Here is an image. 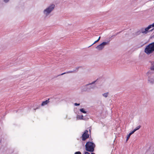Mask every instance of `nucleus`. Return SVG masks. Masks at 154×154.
I'll return each mask as SVG.
<instances>
[{
	"label": "nucleus",
	"mask_w": 154,
	"mask_h": 154,
	"mask_svg": "<svg viewBox=\"0 0 154 154\" xmlns=\"http://www.w3.org/2000/svg\"><path fill=\"white\" fill-rule=\"evenodd\" d=\"M135 131H136L134 129L133 131H131L130 133V134H131V135L132 134H133Z\"/></svg>",
	"instance_id": "obj_17"
},
{
	"label": "nucleus",
	"mask_w": 154,
	"mask_h": 154,
	"mask_svg": "<svg viewBox=\"0 0 154 154\" xmlns=\"http://www.w3.org/2000/svg\"><path fill=\"white\" fill-rule=\"evenodd\" d=\"M131 135V134H130V133L128 134V135L127 136V139H126V141H127V140H128V139L129 138Z\"/></svg>",
	"instance_id": "obj_15"
},
{
	"label": "nucleus",
	"mask_w": 154,
	"mask_h": 154,
	"mask_svg": "<svg viewBox=\"0 0 154 154\" xmlns=\"http://www.w3.org/2000/svg\"><path fill=\"white\" fill-rule=\"evenodd\" d=\"M84 154H90V153L87 151H84ZM91 154H95L94 153L91 152Z\"/></svg>",
	"instance_id": "obj_14"
},
{
	"label": "nucleus",
	"mask_w": 154,
	"mask_h": 154,
	"mask_svg": "<svg viewBox=\"0 0 154 154\" xmlns=\"http://www.w3.org/2000/svg\"><path fill=\"white\" fill-rule=\"evenodd\" d=\"M49 98L48 100H46L45 101H43L41 104V106H43L46 105L49 102Z\"/></svg>",
	"instance_id": "obj_7"
},
{
	"label": "nucleus",
	"mask_w": 154,
	"mask_h": 154,
	"mask_svg": "<svg viewBox=\"0 0 154 154\" xmlns=\"http://www.w3.org/2000/svg\"><path fill=\"white\" fill-rule=\"evenodd\" d=\"M140 127L141 126L140 125H139L136 127L134 129L135 130V131H136L137 130L139 129L140 128Z\"/></svg>",
	"instance_id": "obj_13"
},
{
	"label": "nucleus",
	"mask_w": 154,
	"mask_h": 154,
	"mask_svg": "<svg viewBox=\"0 0 154 154\" xmlns=\"http://www.w3.org/2000/svg\"><path fill=\"white\" fill-rule=\"evenodd\" d=\"M54 7V5H51L44 11V12H46L47 14H49L53 10Z\"/></svg>",
	"instance_id": "obj_6"
},
{
	"label": "nucleus",
	"mask_w": 154,
	"mask_h": 154,
	"mask_svg": "<svg viewBox=\"0 0 154 154\" xmlns=\"http://www.w3.org/2000/svg\"><path fill=\"white\" fill-rule=\"evenodd\" d=\"M150 72H147V74H148V75H149V74H150Z\"/></svg>",
	"instance_id": "obj_23"
},
{
	"label": "nucleus",
	"mask_w": 154,
	"mask_h": 154,
	"mask_svg": "<svg viewBox=\"0 0 154 154\" xmlns=\"http://www.w3.org/2000/svg\"><path fill=\"white\" fill-rule=\"evenodd\" d=\"M89 131H90V132H91V129H89Z\"/></svg>",
	"instance_id": "obj_25"
},
{
	"label": "nucleus",
	"mask_w": 154,
	"mask_h": 154,
	"mask_svg": "<svg viewBox=\"0 0 154 154\" xmlns=\"http://www.w3.org/2000/svg\"><path fill=\"white\" fill-rule=\"evenodd\" d=\"M72 72L71 71V72H64V73H62L61 74H60V75H58L57 76H59L61 75H63L65 74L66 73H70V72Z\"/></svg>",
	"instance_id": "obj_11"
},
{
	"label": "nucleus",
	"mask_w": 154,
	"mask_h": 154,
	"mask_svg": "<svg viewBox=\"0 0 154 154\" xmlns=\"http://www.w3.org/2000/svg\"><path fill=\"white\" fill-rule=\"evenodd\" d=\"M95 82H96L95 81L94 82H93L92 83V84H93V83H94Z\"/></svg>",
	"instance_id": "obj_24"
},
{
	"label": "nucleus",
	"mask_w": 154,
	"mask_h": 154,
	"mask_svg": "<svg viewBox=\"0 0 154 154\" xmlns=\"http://www.w3.org/2000/svg\"><path fill=\"white\" fill-rule=\"evenodd\" d=\"M98 41H99L97 40L92 45H91L89 46V47L91 46L92 45H94V44H95V43L97 42Z\"/></svg>",
	"instance_id": "obj_19"
},
{
	"label": "nucleus",
	"mask_w": 154,
	"mask_h": 154,
	"mask_svg": "<svg viewBox=\"0 0 154 154\" xmlns=\"http://www.w3.org/2000/svg\"><path fill=\"white\" fill-rule=\"evenodd\" d=\"M4 1L5 2H8L9 1V0H4Z\"/></svg>",
	"instance_id": "obj_21"
},
{
	"label": "nucleus",
	"mask_w": 154,
	"mask_h": 154,
	"mask_svg": "<svg viewBox=\"0 0 154 154\" xmlns=\"http://www.w3.org/2000/svg\"><path fill=\"white\" fill-rule=\"evenodd\" d=\"M95 146V144L93 142L90 141L88 142L85 145V150L87 152H92L94 151Z\"/></svg>",
	"instance_id": "obj_2"
},
{
	"label": "nucleus",
	"mask_w": 154,
	"mask_h": 154,
	"mask_svg": "<svg viewBox=\"0 0 154 154\" xmlns=\"http://www.w3.org/2000/svg\"><path fill=\"white\" fill-rule=\"evenodd\" d=\"M108 42H103L101 44L98 45L96 47V48L98 49L99 50H101L104 48L105 45L108 44Z\"/></svg>",
	"instance_id": "obj_4"
},
{
	"label": "nucleus",
	"mask_w": 154,
	"mask_h": 154,
	"mask_svg": "<svg viewBox=\"0 0 154 154\" xmlns=\"http://www.w3.org/2000/svg\"><path fill=\"white\" fill-rule=\"evenodd\" d=\"M135 131H136L134 129L133 131H131L130 133V134H131V135L132 134H133Z\"/></svg>",
	"instance_id": "obj_18"
},
{
	"label": "nucleus",
	"mask_w": 154,
	"mask_h": 154,
	"mask_svg": "<svg viewBox=\"0 0 154 154\" xmlns=\"http://www.w3.org/2000/svg\"><path fill=\"white\" fill-rule=\"evenodd\" d=\"M88 131L86 130L82 134L81 138L82 140L85 141L89 137V134H88Z\"/></svg>",
	"instance_id": "obj_3"
},
{
	"label": "nucleus",
	"mask_w": 154,
	"mask_h": 154,
	"mask_svg": "<svg viewBox=\"0 0 154 154\" xmlns=\"http://www.w3.org/2000/svg\"><path fill=\"white\" fill-rule=\"evenodd\" d=\"M83 116L82 115V116L78 115L77 117V119H80V120L83 119Z\"/></svg>",
	"instance_id": "obj_8"
},
{
	"label": "nucleus",
	"mask_w": 154,
	"mask_h": 154,
	"mask_svg": "<svg viewBox=\"0 0 154 154\" xmlns=\"http://www.w3.org/2000/svg\"><path fill=\"white\" fill-rule=\"evenodd\" d=\"M80 111L84 113H86V111L84 110V109L83 108L81 109H80Z\"/></svg>",
	"instance_id": "obj_10"
},
{
	"label": "nucleus",
	"mask_w": 154,
	"mask_h": 154,
	"mask_svg": "<svg viewBox=\"0 0 154 154\" xmlns=\"http://www.w3.org/2000/svg\"><path fill=\"white\" fill-rule=\"evenodd\" d=\"M100 37H99V38H98V39H97V40H98V41H99L100 40Z\"/></svg>",
	"instance_id": "obj_22"
},
{
	"label": "nucleus",
	"mask_w": 154,
	"mask_h": 154,
	"mask_svg": "<svg viewBox=\"0 0 154 154\" xmlns=\"http://www.w3.org/2000/svg\"><path fill=\"white\" fill-rule=\"evenodd\" d=\"M154 26V23L152 24L149 25L148 27L145 29H143L141 30V32L143 33H147L149 29L152 27Z\"/></svg>",
	"instance_id": "obj_5"
},
{
	"label": "nucleus",
	"mask_w": 154,
	"mask_h": 154,
	"mask_svg": "<svg viewBox=\"0 0 154 154\" xmlns=\"http://www.w3.org/2000/svg\"><path fill=\"white\" fill-rule=\"evenodd\" d=\"M74 154H82L81 152L80 151H78L75 152Z\"/></svg>",
	"instance_id": "obj_16"
},
{
	"label": "nucleus",
	"mask_w": 154,
	"mask_h": 154,
	"mask_svg": "<svg viewBox=\"0 0 154 154\" xmlns=\"http://www.w3.org/2000/svg\"><path fill=\"white\" fill-rule=\"evenodd\" d=\"M74 104L75 106H79L80 105L79 103H75Z\"/></svg>",
	"instance_id": "obj_20"
},
{
	"label": "nucleus",
	"mask_w": 154,
	"mask_h": 154,
	"mask_svg": "<svg viewBox=\"0 0 154 154\" xmlns=\"http://www.w3.org/2000/svg\"><path fill=\"white\" fill-rule=\"evenodd\" d=\"M108 93H106L103 94V95L104 97H106L108 96Z\"/></svg>",
	"instance_id": "obj_12"
},
{
	"label": "nucleus",
	"mask_w": 154,
	"mask_h": 154,
	"mask_svg": "<svg viewBox=\"0 0 154 154\" xmlns=\"http://www.w3.org/2000/svg\"><path fill=\"white\" fill-rule=\"evenodd\" d=\"M150 69L151 70L154 71V62L152 63Z\"/></svg>",
	"instance_id": "obj_9"
},
{
	"label": "nucleus",
	"mask_w": 154,
	"mask_h": 154,
	"mask_svg": "<svg viewBox=\"0 0 154 154\" xmlns=\"http://www.w3.org/2000/svg\"><path fill=\"white\" fill-rule=\"evenodd\" d=\"M144 52L147 54H150L154 52V42L149 44L145 47Z\"/></svg>",
	"instance_id": "obj_1"
}]
</instances>
